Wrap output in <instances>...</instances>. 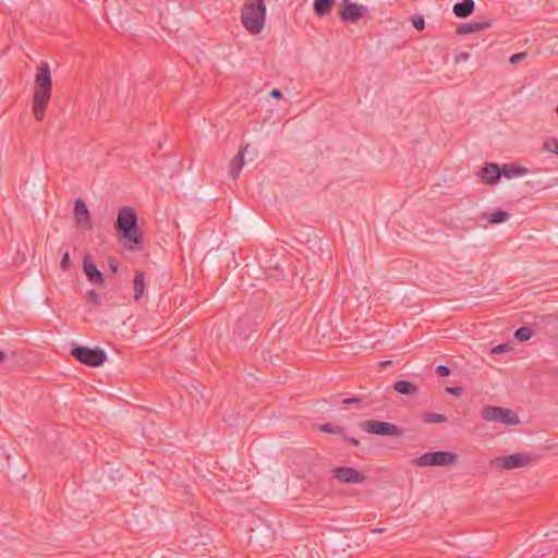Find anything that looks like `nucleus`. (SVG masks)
<instances>
[{
	"mask_svg": "<svg viewBox=\"0 0 558 558\" xmlns=\"http://www.w3.org/2000/svg\"><path fill=\"white\" fill-rule=\"evenodd\" d=\"M116 229L129 251H140L143 246V233L138 227L136 211H118Z\"/></svg>",
	"mask_w": 558,
	"mask_h": 558,
	"instance_id": "nucleus-1",
	"label": "nucleus"
},
{
	"mask_svg": "<svg viewBox=\"0 0 558 558\" xmlns=\"http://www.w3.org/2000/svg\"><path fill=\"white\" fill-rule=\"evenodd\" d=\"M35 93L33 97V112L37 121H43L47 105L51 98V73L48 63H41L35 76Z\"/></svg>",
	"mask_w": 558,
	"mask_h": 558,
	"instance_id": "nucleus-2",
	"label": "nucleus"
},
{
	"mask_svg": "<svg viewBox=\"0 0 558 558\" xmlns=\"http://www.w3.org/2000/svg\"><path fill=\"white\" fill-rule=\"evenodd\" d=\"M266 5L263 0H245L241 22L245 29L253 34H259L265 25Z\"/></svg>",
	"mask_w": 558,
	"mask_h": 558,
	"instance_id": "nucleus-3",
	"label": "nucleus"
},
{
	"mask_svg": "<svg viewBox=\"0 0 558 558\" xmlns=\"http://www.w3.org/2000/svg\"><path fill=\"white\" fill-rule=\"evenodd\" d=\"M481 416L485 421L501 423L508 426L520 423L519 416L512 410L495 405L484 407Z\"/></svg>",
	"mask_w": 558,
	"mask_h": 558,
	"instance_id": "nucleus-4",
	"label": "nucleus"
},
{
	"mask_svg": "<svg viewBox=\"0 0 558 558\" xmlns=\"http://www.w3.org/2000/svg\"><path fill=\"white\" fill-rule=\"evenodd\" d=\"M71 355L82 364L92 367H99L107 360L106 352L100 348L75 347L72 349Z\"/></svg>",
	"mask_w": 558,
	"mask_h": 558,
	"instance_id": "nucleus-5",
	"label": "nucleus"
},
{
	"mask_svg": "<svg viewBox=\"0 0 558 558\" xmlns=\"http://www.w3.org/2000/svg\"><path fill=\"white\" fill-rule=\"evenodd\" d=\"M458 456L449 451H430L412 460L418 466H445L456 463Z\"/></svg>",
	"mask_w": 558,
	"mask_h": 558,
	"instance_id": "nucleus-6",
	"label": "nucleus"
},
{
	"mask_svg": "<svg viewBox=\"0 0 558 558\" xmlns=\"http://www.w3.org/2000/svg\"><path fill=\"white\" fill-rule=\"evenodd\" d=\"M360 427L368 434H375L380 436L399 437L402 435V430L396 424L377 420L362 421L360 423Z\"/></svg>",
	"mask_w": 558,
	"mask_h": 558,
	"instance_id": "nucleus-7",
	"label": "nucleus"
},
{
	"mask_svg": "<svg viewBox=\"0 0 558 558\" xmlns=\"http://www.w3.org/2000/svg\"><path fill=\"white\" fill-rule=\"evenodd\" d=\"M532 458L527 453H512L509 456L497 457L492 464L504 470H513L529 465Z\"/></svg>",
	"mask_w": 558,
	"mask_h": 558,
	"instance_id": "nucleus-8",
	"label": "nucleus"
},
{
	"mask_svg": "<svg viewBox=\"0 0 558 558\" xmlns=\"http://www.w3.org/2000/svg\"><path fill=\"white\" fill-rule=\"evenodd\" d=\"M340 7V19L350 23H356L368 12L365 5L352 2L350 0H343Z\"/></svg>",
	"mask_w": 558,
	"mask_h": 558,
	"instance_id": "nucleus-9",
	"label": "nucleus"
},
{
	"mask_svg": "<svg viewBox=\"0 0 558 558\" xmlns=\"http://www.w3.org/2000/svg\"><path fill=\"white\" fill-rule=\"evenodd\" d=\"M332 476L340 483H363L365 475L351 466H339L331 470Z\"/></svg>",
	"mask_w": 558,
	"mask_h": 558,
	"instance_id": "nucleus-10",
	"label": "nucleus"
},
{
	"mask_svg": "<svg viewBox=\"0 0 558 558\" xmlns=\"http://www.w3.org/2000/svg\"><path fill=\"white\" fill-rule=\"evenodd\" d=\"M83 270L89 281L94 283H101L104 281V274L97 268L90 255L84 257Z\"/></svg>",
	"mask_w": 558,
	"mask_h": 558,
	"instance_id": "nucleus-11",
	"label": "nucleus"
},
{
	"mask_svg": "<svg viewBox=\"0 0 558 558\" xmlns=\"http://www.w3.org/2000/svg\"><path fill=\"white\" fill-rule=\"evenodd\" d=\"M478 175L485 183L496 184L500 180L501 171L499 166L488 162L481 169Z\"/></svg>",
	"mask_w": 558,
	"mask_h": 558,
	"instance_id": "nucleus-12",
	"label": "nucleus"
},
{
	"mask_svg": "<svg viewBox=\"0 0 558 558\" xmlns=\"http://www.w3.org/2000/svg\"><path fill=\"white\" fill-rule=\"evenodd\" d=\"M248 148V145H244L240 147L238 154L232 158L230 162V177L233 180H238L240 172L244 166V155Z\"/></svg>",
	"mask_w": 558,
	"mask_h": 558,
	"instance_id": "nucleus-13",
	"label": "nucleus"
},
{
	"mask_svg": "<svg viewBox=\"0 0 558 558\" xmlns=\"http://www.w3.org/2000/svg\"><path fill=\"white\" fill-rule=\"evenodd\" d=\"M490 25L492 24L488 21L463 23L457 27L456 33L458 35L477 33L490 27Z\"/></svg>",
	"mask_w": 558,
	"mask_h": 558,
	"instance_id": "nucleus-14",
	"label": "nucleus"
},
{
	"mask_svg": "<svg viewBox=\"0 0 558 558\" xmlns=\"http://www.w3.org/2000/svg\"><path fill=\"white\" fill-rule=\"evenodd\" d=\"M474 0H462L453 4L452 12L457 17L465 19L474 12Z\"/></svg>",
	"mask_w": 558,
	"mask_h": 558,
	"instance_id": "nucleus-15",
	"label": "nucleus"
},
{
	"mask_svg": "<svg viewBox=\"0 0 558 558\" xmlns=\"http://www.w3.org/2000/svg\"><path fill=\"white\" fill-rule=\"evenodd\" d=\"M133 288H134V300L138 301L146 289L145 286V272L142 270H136L134 280H133Z\"/></svg>",
	"mask_w": 558,
	"mask_h": 558,
	"instance_id": "nucleus-16",
	"label": "nucleus"
},
{
	"mask_svg": "<svg viewBox=\"0 0 558 558\" xmlns=\"http://www.w3.org/2000/svg\"><path fill=\"white\" fill-rule=\"evenodd\" d=\"M250 324H251V317L250 316H244V317L240 318L238 324L234 327V333L238 337H240L242 340L247 341L253 336V333L256 332V329H251L250 332H245L243 330V327L246 326V325H250Z\"/></svg>",
	"mask_w": 558,
	"mask_h": 558,
	"instance_id": "nucleus-17",
	"label": "nucleus"
},
{
	"mask_svg": "<svg viewBox=\"0 0 558 558\" xmlns=\"http://www.w3.org/2000/svg\"><path fill=\"white\" fill-rule=\"evenodd\" d=\"M336 0H314L313 10L317 16L322 17L330 12Z\"/></svg>",
	"mask_w": 558,
	"mask_h": 558,
	"instance_id": "nucleus-18",
	"label": "nucleus"
},
{
	"mask_svg": "<svg viewBox=\"0 0 558 558\" xmlns=\"http://www.w3.org/2000/svg\"><path fill=\"white\" fill-rule=\"evenodd\" d=\"M395 390L401 395H415L417 387L409 380H399L393 386Z\"/></svg>",
	"mask_w": 558,
	"mask_h": 558,
	"instance_id": "nucleus-19",
	"label": "nucleus"
},
{
	"mask_svg": "<svg viewBox=\"0 0 558 558\" xmlns=\"http://www.w3.org/2000/svg\"><path fill=\"white\" fill-rule=\"evenodd\" d=\"M90 211H74L76 226L82 230L92 228Z\"/></svg>",
	"mask_w": 558,
	"mask_h": 558,
	"instance_id": "nucleus-20",
	"label": "nucleus"
},
{
	"mask_svg": "<svg viewBox=\"0 0 558 558\" xmlns=\"http://www.w3.org/2000/svg\"><path fill=\"white\" fill-rule=\"evenodd\" d=\"M501 175L504 174L506 178H514L518 175H522L526 172L525 168H519L512 163H505L501 168Z\"/></svg>",
	"mask_w": 558,
	"mask_h": 558,
	"instance_id": "nucleus-21",
	"label": "nucleus"
},
{
	"mask_svg": "<svg viewBox=\"0 0 558 558\" xmlns=\"http://www.w3.org/2000/svg\"><path fill=\"white\" fill-rule=\"evenodd\" d=\"M510 217L508 211H494L490 216L483 214L481 220H485L488 223H501Z\"/></svg>",
	"mask_w": 558,
	"mask_h": 558,
	"instance_id": "nucleus-22",
	"label": "nucleus"
},
{
	"mask_svg": "<svg viewBox=\"0 0 558 558\" xmlns=\"http://www.w3.org/2000/svg\"><path fill=\"white\" fill-rule=\"evenodd\" d=\"M379 399L377 398H372L369 395L368 396H364V397H361V398H345L342 400V404L344 405H355V404H365V405H371V404H374L376 402H378Z\"/></svg>",
	"mask_w": 558,
	"mask_h": 558,
	"instance_id": "nucleus-23",
	"label": "nucleus"
},
{
	"mask_svg": "<svg viewBox=\"0 0 558 558\" xmlns=\"http://www.w3.org/2000/svg\"><path fill=\"white\" fill-rule=\"evenodd\" d=\"M533 336V329L527 326L520 327L514 332V338L519 341H526Z\"/></svg>",
	"mask_w": 558,
	"mask_h": 558,
	"instance_id": "nucleus-24",
	"label": "nucleus"
},
{
	"mask_svg": "<svg viewBox=\"0 0 558 558\" xmlns=\"http://www.w3.org/2000/svg\"><path fill=\"white\" fill-rule=\"evenodd\" d=\"M423 421L425 423L435 424V423H442L447 421V417L444 414L439 413H427Z\"/></svg>",
	"mask_w": 558,
	"mask_h": 558,
	"instance_id": "nucleus-25",
	"label": "nucleus"
},
{
	"mask_svg": "<svg viewBox=\"0 0 558 558\" xmlns=\"http://www.w3.org/2000/svg\"><path fill=\"white\" fill-rule=\"evenodd\" d=\"M319 430H322L324 433H329V434H341L343 432V428L340 426H333V425L327 423V424L320 425Z\"/></svg>",
	"mask_w": 558,
	"mask_h": 558,
	"instance_id": "nucleus-26",
	"label": "nucleus"
},
{
	"mask_svg": "<svg viewBox=\"0 0 558 558\" xmlns=\"http://www.w3.org/2000/svg\"><path fill=\"white\" fill-rule=\"evenodd\" d=\"M544 148L547 151H550V153H554V154L558 155V140H555V138L547 140L544 143Z\"/></svg>",
	"mask_w": 558,
	"mask_h": 558,
	"instance_id": "nucleus-27",
	"label": "nucleus"
},
{
	"mask_svg": "<svg viewBox=\"0 0 558 558\" xmlns=\"http://www.w3.org/2000/svg\"><path fill=\"white\" fill-rule=\"evenodd\" d=\"M87 301L94 305H100V295L95 290L87 292Z\"/></svg>",
	"mask_w": 558,
	"mask_h": 558,
	"instance_id": "nucleus-28",
	"label": "nucleus"
},
{
	"mask_svg": "<svg viewBox=\"0 0 558 558\" xmlns=\"http://www.w3.org/2000/svg\"><path fill=\"white\" fill-rule=\"evenodd\" d=\"M412 24L417 31H423L425 28V20L422 15H415L412 19Z\"/></svg>",
	"mask_w": 558,
	"mask_h": 558,
	"instance_id": "nucleus-29",
	"label": "nucleus"
},
{
	"mask_svg": "<svg viewBox=\"0 0 558 558\" xmlns=\"http://www.w3.org/2000/svg\"><path fill=\"white\" fill-rule=\"evenodd\" d=\"M526 52H518V53H514L512 54L510 58H509V62L511 64H517L521 61H523L525 58H526Z\"/></svg>",
	"mask_w": 558,
	"mask_h": 558,
	"instance_id": "nucleus-30",
	"label": "nucleus"
},
{
	"mask_svg": "<svg viewBox=\"0 0 558 558\" xmlns=\"http://www.w3.org/2000/svg\"><path fill=\"white\" fill-rule=\"evenodd\" d=\"M436 374L439 376V377H446V376H449L450 375V368L446 365H439L436 367L435 369Z\"/></svg>",
	"mask_w": 558,
	"mask_h": 558,
	"instance_id": "nucleus-31",
	"label": "nucleus"
},
{
	"mask_svg": "<svg viewBox=\"0 0 558 558\" xmlns=\"http://www.w3.org/2000/svg\"><path fill=\"white\" fill-rule=\"evenodd\" d=\"M70 253L69 252H65L61 258V262H60V267L63 269V270H66L69 267H70Z\"/></svg>",
	"mask_w": 558,
	"mask_h": 558,
	"instance_id": "nucleus-32",
	"label": "nucleus"
},
{
	"mask_svg": "<svg viewBox=\"0 0 558 558\" xmlns=\"http://www.w3.org/2000/svg\"><path fill=\"white\" fill-rule=\"evenodd\" d=\"M509 350H510L509 344H507V343H501V344L496 345V347L492 350V352H493V353H497V354H499V353L508 352Z\"/></svg>",
	"mask_w": 558,
	"mask_h": 558,
	"instance_id": "nucleus-33",
	"label": "nucleus"
},
{
	"mask_svg": "<svg viewBox=\"0 0 558 558\" xmlns=\"http://www.w3.org/2000/svg\"><path fill=\"white\" fill-rule=\"evenodd\" d=\"M73 209H87V207H86V204L84 203V201L82 198H77L74 202Z\"/></svg>",
	"mask_w": 558,
	"mask_h": 558,
	"instance_id": "nucleus-34",
	"label": "nucleus"
},
{
	"mask_svg": "<svg viewBox=\"0 0 558 558\" xmlns=\"http://www.w3.org/2000/svg\"><path fill=\"white\" fill-rule=\"evenodd\" d=\"M108 264H109L110 270L113 274H116L118 271V265H117L116 259L114 258H109Z\"/></svg>",
	"mask_w": 558,
	"mask_h": 558,
	"instance_id": "nucleus-35",
	"label": "nucleus"
},
{
	"mask_svg": "<svg viewBox=\"0 0 558 558\" xmlns=\"http://www.w3.org/2000/svg\"><path fill=\"white\" fill-rule=\"evenodd\" d=\"M446 390L448 393L454 395V396H459L462 391L460 387H448Z\"/></svg>",
	"mask_w": 558,
	"mask_h": 558,
	"instance_id": "nucleus-36",
	"label": "nucleus"
},
{
	"mask_svg": "<svg viewBox=\"0 0 558 558\" xmlns=\"http://www.w3.org/2000/svg\"><path fill=\"white\" fill-rule=\"evenodd\" d=\"M269 95L271 97L276 98V99H281L282 98V93L279 89H277V88L271 89Z\"/></svg>",
	"mask_w": 558,
	"mask_h": 558,
	"instance_id": "nucleus-37",
	"label": "nucleus"
},
{
	"mask_svg": "<svg viewBox=\"0 0 558 558\" xmlns=\"http://www.w3.org/2000/svg\"><path fill=\"white\" fill-rule=\"evenodd\" d=\"M469 57H470V56H469V53H466V52H462V53H460V54L457 57V61H458V62H459V61H466V60L469 59Z\"/></svg>",
	"mask_w": 558,
	"mask_h": 558,
	"instance_id": "nucleus-38",
	"label": "nucleus"
},
{
	"mask_svg": "<svg viewBox=\"0 0 558 558\" xmlns=\"http://www.w3.org/2000/svg\"><path fill=\"white\" fill-rule=\"evenodd\" d=\"M344 440L349 441L350 444L357 446L360 444L359 439L354 437H345Z\"/></svg>",
	"mask_w": 558,
	"mask_h": 558,
	"instance_id": "nucleus-39",
	"label": "nucleus"
},
{
	"mask_svg": "<svg viewBox=\"0 0 558 558\" xmlns=\"http://www.w3.org/2000/svg\"><path fill=\"white\" fill-rule=\"evenodd\" d=\"M4 357H5V353L0 351V362L3 361Z\"/></svg>",
	"mask_w": 558,
	"mask_h": 558,
	"instance_id": "nucleus-40",
	"label": "nucleus"
},
{
	"mask_svg": "<svg viewBox=\"0 0 558 558\" xmlns=\"http://www.w3.org/2000/svg\"><path fill=\"white\" fill-rule=\"evenodd\" d=\"M119 209L126 210V209H132V208H131V207H129V206H123V207H120Z\"/></svg>",
	"mask_w": 558,
	"mask_h": 558,
	"instance_id": "nucleus-41",
	"label": "nucleus"
},
{
	"mask_svg": "<svg viewBox=\"0 0 558 558\" xmlns=\"http://www.w3.org/2000/svg\"><path fill=\"white\" fill-rule=\"evenodd\" d=\"M387 364H390V362H389V361H387V362H383V363H381V365H387Z\"/></svg>",
	"mask_w": 558,
	"mask_h": 558,
	"instance_id": "nucleus-42",
	"label": "nucleus"
}]
</instances>
